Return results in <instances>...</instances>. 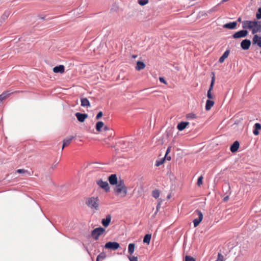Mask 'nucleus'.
Instances as JSON below:
<instances>
[{
  "mask_svg": "<svg viewBox=\"0 0 261 261\" xmlns=\"http://www.w3.org/2000/svg\"><path fill=\"white\" fill-rule=\"evenodd\" d=\"M98 199L97 197H91L86 201V204L91 208L97 210L98 207Z\"/></svg>",
  "mask_w": 261,
  "mask_h": 261,
  "instance_id": "2",
  "label": "nucleus"
},
{
  "mask_svg": "<svg viewBox=\"0 0 261 261\" xmlns=\"http://www.w3.org/2000/svg\"><path fill=\"white\" fill-rule=\"evenodd\" d=\"M151 238V234H146L145 236L143 241L144 243H147V244H149L150 243Z\"/></svg>",
  "mask_w": 261,
  "mask_h": 261,
  "instance_id": "25",
  "label": "nucleus"
},
{
  "mask_svg": "<svg viewBox=\"0 0 261 261\" xmlns=\"http://www.w3.org/2000/svg\"><path fill=\"white\" fill-rule=\"evenodd\" d=\"M111 221V217L110 215H108L106 216V219H103L102 220V224L105 227H107L109 226L110 222Z\"/></svg>",
  "mask_w": 261,
  "mask_h": 261,
  "instance_id": "17",
  "label": "nucleus"
},
{
  "mask_svg": "<svg viewBox=\"0 0 261 261\" xmlns=\"http://www.w3.org/2000/svg\"><path fill=\"white\" fill-rule=\"evenodd\" d=\"M239 142L237 141H235L233 144L230 146V151L232 152H236L239 147Z\"/></svg>",
  "mask_w": 261,
  "mask_h": 261,
  "instance_id": "20",
  "label": "nucleus"
},
{
  "mask_svg": "<svg viewBox=\"0 0 261 261\" xmlns=\"http://www.w3.org/2000/svg\"><path fill=\"white\" fill-rule=\"evenodd\" d=\"M16 172L18 173H23L29 176H30L31 175L30 172L23 169H18L17 170Z\"/></svg>",
  "mask_w": 261,
  "mask_h": 261,
  "instance_id": "28",
  "label": "nucleus"
},
{
  "mask_svg": "<svg viewBox=\"0 0 261 261\" xmlns=\"http://www.w3.org/2000/svg\"><path fill=\"white\" fill-rule=\"evenodd\" d=\"M248 34V31L245 30L239 31L233 34L232 37L234 39L246 37Z\"/></svg>",
  "mask_w": 261,
  "mask_h": 261,
  "instance_id": "8",
  "label": "nucleus"
},
{
  "mask_svg": "<svg viewBox=\"0 0 261 261\" xmlns=\"http://www.w3.org/2000/svg\"><path fill=\"white\" fill-rule=\"evenodd\" d=\"M57 164H58V163H57V164H56L53 165L52 166L51 168H52L53 169H54V168H56V167H57Z\"/></svg>",
  "mask_w": 261,
  "mask_h": 261,
  "instance_id": "49",
  "label": "nucleus"
},
{
  "mask_svg": "<svg viewBox=\"0 0 261 261\" xmlns=\"http://www.w3.org/2000/svg\"><path fill=\"white\" fill-rule=\"evenodd\" d=\"M160 191L159 190H154L152 191V196L155 199L158 198L160 196Z\"/></svg>",
  "mask_w": 261,
  "mask_h": 261,
  "instance_id": "29",
  "label": "nucleus"
},
{
  "mask_svg": "<svg viewBox=\"0 0 261 261\" xmlns=\"http://www.w3.org/2000/svg\"><path fill=\"white\" fill-rule=\"evenodd\" d=\"M3 93H5V96H6L7 97H8L11 94L9 91L3 92Z\"/></svg>",
  "mask_w": 261,
  "mask_h": 261,
  "instance_id": "47",
  "label": "nucleus"
},
{
  "mask_svg": "<svg viewBox=\"0 0 261 261\" xmlns=\"http://www.w3.org/2000/svg\"><path fill=\"white\" fill-rule=\"evenodd\" d=\"M120 247L119 244L116 242H109L105 244V247L106 249L115 250Z\"/></svg>",
  "mask_w": 261,
  "mask_h": 261,
  "instance_id": "6",
  "label": "nucleus"
},
{
  "mask_svg": "<svg viewBox=\"0 0 261 261\" xmlns=\"http://www.w3.org/2000/svg\"><path fill=\"white\" fill-rule=\"evenodd\" d=\"M128 257L130 261H138L137 257L134 256H129Z\"/></svg>",
  "mask_w": 261,
  "mask_h": 261,
  "instance_id": "40",
  "label": "nucleus"
},
{
  "mask_svg": "<svg viewBox=\"0 0 261 261\" xmlns=\"http://www.w3.org/2000/svg\"><path fill=\"white\" fill-rule=\"evenodd\" d=\"M108 179L110 184L112 185H116L119 182V180H118L116 174H111Z\"/></svg>",
  "mask_w": 261,
  "mask_h": 261,
  "instance_id": "11",
  "label": "nucleus"
},
{
  "mask_svg": "<svg viewBox=\"0 0 261 261\" xmlns=\"http://www.w3.org/2000/svg\"><path fill=\"white\" fill-rule=\"evenodd\" d=\"M163 159L165 160L166 159L168 161H170L171 160V156H168V154H165V156Z\"/></svg>",
  "mask_w": 261,
  "mask_h": 261,
  "instance_id": "45",
  "label": "nucleus"
},
{
  "mask_svg": "<svg viewBox=\"0 0 261 261\" xmlns=\"http://www.w3.org/2000/svg\"><path fill=\"white\" fill-rule=\"evenodd\" d=\"M133 57L134 58H136V57H137V56H135V55H134V56H133Z\"/></svg>",
  "mask_w": 261,
  "mask_h": 261,
  "instance_id": "52",
  "label": "nucleus"
},
{
  "mask_svg": "<svg viewBox=\"0 0 261 261\" xmlns=\"http://www.w3.org/2000/svg\"><path fill=\"white\" fill-rule=\"evenodd\" d=\"M10 14V12L9 11H7L5 12V13L3 14V15L2 17V18L4 20L6 19L9 17Z\"/></svg>",
  "mask_w": 261,
  "mask_h": 261,
  "instance_id": "31",
  "label": "nucleus"
},
{
  "mask_svg": "<svg viewBox=\"0 0 261 261\" xmlns=\"http://www.w3.org/2000/svg\"><path fill=\"white\" fill-rule=\"evenodd\" d=\"M159 80H160V81L161 82V83H164V84H166V81L165 80V79H164V77H160L159 78Z\"/></svg>",
  "mask_w": 261,
  "mask_h": 261,
  "instance_id": "43",
  "label": "nucleus"
},
{
  "mask_svg": "<svg viewBox=\"0 0 261 261\" xmlns=\"http://www.w3.org/2000/svg\"><path fill=\"white\" fill-rule=\"evenodd\" d=\"M254 128L259 130L261 129V125L259 123H256L254 124Z\"/></svg>",
  "mask_w": 261,
  "mask_h": 261,
  "instance_id": "39",
  "label": "nucleus"
},
{
  "mask_svg": "<svg viewBox=\"0 0 261 261\" xmlns=\"http://www.w3.org/2000/svg\"><path fill=\"white\" fill-rule=\"evenodd\" d=\"M237 25V22L236 21H233L225 24L223 25V28L232 30L235 29Z\"/></svg>",
  "mask_w": 261,
  "mask_h": 261,
  "instance_id": "15",
  "label": "nucleus"
},
{
  "mask_svg": "<svg viewBox=\"0 0 261 261\" xmlns=\"http://www.w3.org/2000/svg\"><path fill=\"white\" fill-rule=\"evenodd\" d=\"M165 161L164 159H162L160 160H157L155 162V166L157 167L160 166V165H162Z\"/></svg>",
  "mask_w": 261,
  "mask_h": 261,
  "instance_id": "33",
  "label": "nucleus"
},
{
  "mask_svg": "<svg viewBox=\"0 0 261 261\" xmlns=\"http://www.w3.org/2000/svg\"><path fill=\"white\" fill-rule=\"evenodd\" d=\"M224 256L220 253L218 254V258L215 261H223Z\"/></svg>",
  "mask_w": 261,
  "mask_h": 261,
  "instance_id": "37",
  "label": "nucleus"
},
{
  "mask_svg": "<svg viewBox=\"0 0 261 261\" xmlns=\"http://www.w3.org/2000/svg\"><path fill=\"white\" fill-rule=\"evenodd\" d=\"M73 138V136H70V137L65 139L63 140L62 149H63L65 147L68 146L70 144Z\"/></svg>",
  "mask_w": 261,
  "mask_h": 261,
  "instance_id": "19",
  "label": "nucleus"
},
{
  "mask_svg": "<svg viewBox=\"0 0 261 261\" xmlns=\"http://www.w3.org/2000/svg\"><path fill=\"white\" fill-rule=\"evenodd\" d=\"M214 83H215V76L214 75L212 78L211 83L209 89H208V90L207 91V96L208 98V99L210 100L211 99L213 98V96L212 94L211 91L213 90Z\"/></svg>",
  "mask_w": 261,
  "mask_h": 261,
  "instance_id": "9",
  "label": "nucleus"
},
{
  "mask_svg": "<svg viewBox=\"0 0 261 261\" xmlns=\"http://www.w3.org/2000/svg\"><path fill=\"white\" fill-rule=\"evenodd\" d=\"M170 198V195H168V198Z\"/></svg>",
  "mask_w": 261,
  "mask_h": 261,
  "instance_id": "53",
  "label": "nucleus"
},
{
  "mask_svg": "<svg viewBox=\"0 0 261 261\" xmlns=\"http://www.w3.org/2000/svg\"><path fill=\"white\" fill-rule=\"evenodd\" d=\"M195 214H196L198 216V218H196L193 220L194 226L195 227H196L202 220L203 216L202 212L198 210L195 211Z\"/></svg>",
  "mask_w": 261,
  "mask_h": 261,
  "instance_id": "5",
  "label": "nucleus"
},
{
  "mask_svg": "<svg viewBox=\"0 0 261 261\" xmlns=\"http://www.w3.org/2000/svg\"><path fill=\"white\" fill-rule=\"evenodd\" d=\"M115 193L121 197H125L127 194V188L125 186L124 181L122 179L119 180L118 184L116 185L114 188Z\"/></svg>",
  "mask_w": 261,
  "mask_h": 261,
  "instance_id": "1",
  "label": "nucleus"
},
{
  "mask_svg": "<svg viewBox=\"0 0 261 261\" xmlns=\"http://www.w3.org/2000/svg\"><path fill=\"white\" fill-rule=\"evenodd\" d=\"M228 199H229V196H226V197H225L224 198L223 200H224V201L226 202V201H227V200H228Z\"/></svg>",
  "mask_w": 261,
  "mask_h": 261,
  "instance_id": "48",
  "label": "nucleus"
},
{
  "mask_svg": "<svg viewBox=\"0 0 261 261\" xmlns=\"http://www.w3.org/2000/svg\"><path fill=\"white\" fill-rule=\"evenodd\" d=\"M185 261H196L195 259L192 256L186 255L185 257Z\"/></svg>",
  "mask_w": 261,
  "mask_h": 261,
  "instance_id": "36",
  "label": "nucleus"
},
{
  "mask_svg": "<svg viewBox=\"0 0 261 261\" xmlns=\"http://www.w3.org/2000/svg\"><path fill=\"white\" fill-rule=\"evenodd\" d=\"M75 115L80 122H83L88 117V115L87 114H82L79 112L75 113Z\"/></svg>",
  "mask_w": 261,
  "mask_h": 261,
  "instance_id": "12",
  "label": "nucleus"
},
{
  "mask_svg": "<svg viewBox=\"0 0 261 261\" xmlns=\"http://www.w3.org/2000/svg\"><path fill=\"white\" fill-rule=\"evenodd\" d=\"M105 231V229L102 227L96 228L92 231L91 236L95 240L98 239L99 237Z\"/></svg>",
  "mask_w": 261,
  "mask_h": 261,
  "instance_id": "3",
  "label": "nucleus"
},
{
  "mask_svg": "<svg viewBox=\"0 0 261 261\" xmlns=\"http://www.w3.org/2000/svg\"><path fill=\"white\" fill-rule=\"evenodd\" d=\"M214 105V101L213 100L207 99L206 101L205 110L207 111L210 110Z\"/></svg>",
  "mask_w": 261,
  "mask_h": 261,
  "instance_id": "22",
  "label": "nucleus"
},
{
  "mask_svg": "<svg viewBox=\"0 0 261 261\" xmlns=\"http://www.w3.org/2000/svg\"><path fill=\"white\" fill-rule=\"evenodd\" d=\"M148 2V0H140L139 1V4L141 6H144L147 4Z\"/></svg>",
  "mask_w": 261,
  "mask_h": 261,
  "instance_id": "38",
  "label": "nucleus"
},
{
  "mask_svg": "<svg viewBox=\"0 0 261 261\" xmlns=\"http://www.w3.org/2000/svg\"><path fill=\"white\" fill-rule=\"evenodd\" d=\"M241 21H242L241 17H239L238 19V21L241 22Z\"/></svg>",
  "mask_w": 261,
  "mask_h": 261,
  "instance_id": "50",
  "label": "nucleus"
},
{
  "mask_svg": "<svg viewBox=\"0 0 261 261\" xmlns=\"http://www.w3.org/2000/svg\"><path fill=\"white\" fill-rule=\"evenodd\" d=\"M253 134H254V135H256H256H258L259 134V132H258V130H257V129H255V128H254V129L253 130Z\"/></svg>",
  "mask_w": 261,
  "mask_h": 261,
  "instance_id": "44",
  "label": "nucleus"
},
{
  "mask_svg": "<svg viewBox=\"0 0 261 261\" xmlns=\"http://www.w3.org/2000/svg\"><path fill=\"white\" fill-rule=\"evenodd\" d=\"M260 54H261V50H260Z\"/></svg>",
  "mask_w": 261,
  "mask_h": 261,
  "instance_id": "54",
  "label": "nucleus"
},
{
  "mask_svg": "<svg viewBox=\"0 0 261 261\" xmlns=\"http://www.w3.org/2000/svg\"><path fill=\"white\" fill-rule=\"evenodd\" d=\"M135 245L134 243H130L128 245V252L130 254H132L134 253L135 251Z\"/></svg>",
  "mask_w": 261,
  "mask_h": 261,
  "instance_id": "26",
  "label": "nucleus"
},
{
  "mask_svg": "<svg viewBox=\"0 0 261 261\" xmlns=\"http://www.w3.org/2000/svg\"><path fill=\"white\" fill-rule=\"evenodd\" d=\"M170 150H171V147H168L166 150V154H168L170 152Z\"/></svg>",
  "mask_w": 261,
  "mask_h": 261,
  "instance_id": "46",
  "label": "nucleus"
},
{
  "mask_svg": "<svg viewBox=\"0 0 261 261\" xmlns=\"http://www.w3.org/2000/svg\"><path fill=\"white\" fill-rule=\"evenodd\" d=\"M186 117L188 119H193L196 117V115L193 113H189L187 115Z\"/></svg>",
  "mask_w": 261,
  "mask_h": 261,
  "instance_id": "32",
  "label": "nucleus"
},
{
  "mask_svg": "<svg viewBox=\"0 0 261 261\" xmlns=\"http://www.w3.org/2000/svg\"><path fill=\"white\" fill-rule=\"evenodd\" d=\"M104 130H108V126H105V127H104Z\"/></svg>",
  "mask_w": 261,
  "mask_h": 261,
  "instance_id": "51",
  "label": "nucleus"
},
{
  "mask_svg": "<svg viewBox=\"0 0 261 261\" xmlns=\"http://www.w3.org/2000/svg\"><path fill=\"white\" fill-rule=\"evenodd\" d=\"M145 67V64L141 61H138L137 63V66L136 67V69L137 70H141L144 69Z\"/></svg>",
  "mask_w": 261,
  "mask_h": 261,
  "instance_id": "23",
  "label": "nucleus"
},
{
  "mask_svg": "<svg viewBox=\"0 0 261 261\" xmlns=\"http://www.w3.org/2000/svg\"><path fill=\"white\" fill-rule=\"evenodd\" d=\"M81 106L82 107H90V102L88 100V99L86 98H82L81 99Z\"/></svg>",
  "mask_w": 261,
  "mask_h": 261,
  "instance_id": "24",
  "label": "nucleus"
},
{
  "mask_svg": "<svg viewBox=\"0 0 261 261\" xmlns=\"http://www.w3.org/2000/svg\"><path fill=\"white\" fill-rule=\"evenodd\" d=\"M252 42L254 44H257L259 47H261V37L257 35H254Z\"/></svg>",
  "mask_w": 261,
  "mask_h": 261,
  "instance_id": "14",
  "label": "nucleus"
},
{
  "mask_svg": "<svg viewBox=\"0 0 261 261\" xmlns=\"http://www.w3.org/2000/svg\"><path fill=\"white\" fill-rule=\"evenodd\" d=\"M256 17L257 19H261V8H259L256 14Z\"/></svg>",
  "mask_w": 261,
  "mask_h": 261,
  "instance_id": "34",
  "label": "nucleus"
},
{
  "mask_svg": "<svg viewBox=\"0 0 261 261\" xmlns=\"http://www.w3.org/2000/svg\"><path fill=\"white\" fill-rule=\"evenodd\" d=\"M256 23L255 20L254 21L245 20L242 21V28L244 29H252V30L254 28Z\"/></svg>",
  "mask_w": 261,
  "mask_h": 261,
  "instance_id": "4",
  "label": "nucleus"
},
{
  "mask_svg": "<svg viewBox=\"0 0 261 261\" xmlns=\"http://www.w3.org/2000/svg\"><path fill=\"white\" fill-rule=\"evenodd\" d=\"M97 184L106 192L110 190V187L107 181H104L102 179H99L97 181Z\"/></svg>",
  "mask_w": 261,
  "mask_h": 261,
  "instance_id": "7",
  "label": "nucleus"
},
{
  "mask_svg": "<svg viewBox=\"0 0 261 261\" xmlns=\"http://www.w3.org/2000/svg\"><path fill=\"white\" fill-rule=\"evenodd\" d=\"M104 123L102 121H99L96 123V129L98 132H100L101 128L103 126Z\"/></svg>",
  "mask_w": 261,
  "mask_h": 261,
  "instance_id": "27",
  "label": "nucleus"
},
{
  "mask_svg": "<svg viewBox=\"0 0 261 261\" xmlns=\"http://www.w3.org/2000/svg\"><path fill=\"white\" fill-rule=\"evenodd\" d=\"M189 124L188 122H181L179 123L177 126V129L179 131L183 130Z\"/></svg>",
  "mask_w": 261,
  "mask_h": 261,
  "instance_id": "18",
  "label": "nucleus"
},
{
  "mask_svg": "<svg viewBox=\"0 0 261 261\" xmlns=\"http://www.w3.org/2000/svg\"><path fill=\"white\" fill-rule=\"evenodd\" d=\"M102 115H103L102 112H101V111H100V112H99L97 114V116H96V119H100V118L102 116Z\"/></svg>",
  "mask_w": 261,
  "mask_h": 261,
  "instance_id": "42",
  "label": "nucleus"
},
{
  "mask_svg": "<svg viewBox=\"0 0 261 261\" xmlns=\"http://www.w3.org/2000/svg\"><path fill=\"white\" fill-rule=\"evenodd\" d=\"M106 257V255L104 252L100 253L97 257L96 260L99 261L100 259H104Z\"/></svg>",
  "mask_w": 261,
  "mask_h": 261,
  "instance_id": "30",
  "label": "nucleus"
},
{
  "mask_svg": "<svg viewBox=\"0 0 261 261\" xmlns=\"http://www.w3.org/2000/svg\"><path fill=\"white\" fill-rule=\"evenodd\" d=\"M230 53L229 49L226 50L222 55V56L219 58V62L221 63H223L225 59L228 57Z\"/></svg>",
  "mask_w": 261,
  "mask_h": 261,
  "instance_id": "21",
  "label": "nucleus"
},
{
  "mask_svg": "<svg viewBox=\"0 0 261 261\" xmlns=\"http://www.w3.org/2000/svg\"><path fill=\"white\" fill-rule=\"evenodd\" d=\"M65 67L63 65H60L55 67L53 68V71L55 73H62L64 72Z\"/></svg>",
  "mask_w": 261,
  "mask_h": 261,
  "instance_id": "16",
  "label": "nucleus"
},
{
  "mask_svg": "<svg viewBox=\"0 0 261 261\" xmlns=\"http://www.w3.org/2000/svg\"><path fill=\"white\" fill-rule=\"evenodd\" d=\"M251 45V41L249 39L243 40L241 43V47L244 50L249 49Z\"/></svg>",
  "mask_w": 261,
  "mask_h": 261,
  "instance_id": "10",
  "label": "nucleus"
},
{
  "mask_svg": "<svg viewBox=\"0 0 261 261\" xmlns=\"http://www.w3.org/2000/svg\"><path fill=\"white\" fill-rule=\"evenodd\" d=\"M254 28L252 30V34H254L261 31V21L256 20Z\"/></svg>",
  "mask_w": 261,
  "mask_h": 261,
  "instance_id": "13",
  "label": "nucleus"
},
{
  "mask_svg": "<svg viewBox=\"0 0 261 261\" xmlns=\"http://www.w3.org/2000/svg\"><path fill=\"white\" fill-rule=\"evenodd\" d=\"M203 176H200L198 177L197 180V185L200 187L202 184Z\"/></svg>",
  "mask_w": 261,
  "mask_h": 261,
  "instance_id": "35",
  "label": "nucleus"
},
{
  "mask_svg": "<svg viewBox=\"0 0 261 261\" xmlns=\"http://www.w3.org/2000/svg\"><path fill=\"white\" fill-rule=\"evenodd\" d=\"M5 93H2L0 95V100L2 101L7 98L6 96H5Z\"/></svg>",
  "mask_w": 261,
  "mask_h": 261,
  "instance_id": "41",
  "label": "nucleus"
},
{
  "mask_svg": "<svg viewBox=\"0 0 261 261\" xmlns=\"http://www.w3.org/2000/svg\"><path fill=\"white\" fill-rule=\"evenodd\" d=\"M96 261H98V260H96Z\"/></svg>",
  "mask_w": 261,
  "mask_h": 261,
  "instance_id": "55",
  "label": "nucleus"
}]
</instances>
